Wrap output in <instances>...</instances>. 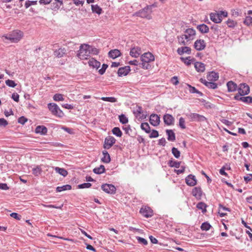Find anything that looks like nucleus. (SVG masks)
<instances>
[{
  "instance_id": "59",
  "label": "nucleus",
  "mask_w": 252,
  "mask_h": 252,
  "mask_svg": "<svg viewBox=\"0 0 252 252\" xmlns=\"http://www.w3.org/2000/svg\"><path fill=\"white\" fill-rule=\"evenodd\" d=\"M136 239L139 243L143 244L144 245H146L148 244L147 241L144 238L140 237H137Z\"/></svg>"
},
{
  "instance_id": "10",
  "label": "nucleus",
  "mask_w": 252,
  "mask_h": 252,
  "mask_svg": "<svg viewBox=\"0 0 252 252\" xmlns=\"http://www.w3.org/2000/svg\"><path fill=\"white\" fill-rule=\"evenodd\" d=\"M115 142L116 139L113 136L107 137L105 139L104 148L107 149L110 148Z\"/></svg>"
},
{
  "instance_id": "18",
  "label": "nucleus",
  "mask_w": 252,
  "mask_h": 252,
  "mask_svg": "<svg viewBox=\"0 0 252 252\" xmlns=\"http://www.w3.org/2000/svg\"><path fill=\"white\" fill-rule=\"evenodd\" d=\"M163 120L166 125L170 126L173 124L174 118L172 115L166 114L163 116Z\"/></svg>"
},
{
  "instance_id": "9",
  "label": "nucleus",
  "mask_w": 252,
  "mask_h": 252,
  "mask_svg": "<svg viewBox=\"0 0 252 252\" xmlns=\"http://www.w3.org/2000/svg\"><path fill=\"white\" fill-rule=\"evenodd\" d=\"M189 118L192 121L204 122L206 120V118L204 116L196 113L189 114Z\"/></svg>"
},
{
  "instance_id": "28",
  "label": "nucleus",
  "mask_w": 252,
  "mask_h": 252,
  "mask_svg": "<svg viewBox=\"0 0 252 252\" xmlns=\"http://www.w3.org/2000/svg\"><path fill=\"white\" fill-rule=\"evenodd\" d=\"M194 67L198 72H203L205 69V64L200 62L195 63Z\"/></svg>"
},
{
  "instance_id": "19",
  "label": "nucleus",
  "mask_w": 252,
  "mask_h": 252,
  "mask_svg": "<svg viewBox=\"0 0 252 252\" xmlns=\"http://www.w3.org/2000/svg\"><path fill=\"white\" fill-rule=\"evenodd\" d=\"M242 95H236L234 97L235 99L236 100H240L243 102L248 103H252V97L250 96H242Z\"/></svg>"
},
{
  "instance_id": "47",
  "label": "nucleus",
  "mask_w": 252,
  "mask_h": 252,
  "mask_svg": "<svg viewBox=\"0 0 252 252\" xmlns=\"http://www.w3.org/2000/svg\"><path fill=\"white\" fill-rule=\"evenodd\" d=\"M188 86L190 88L189 92L191 93H196L202 95V94L199 91H198L195 87H192L190 85H188Z\"/></svg>"
},
{
  "instance_id": "56",
  "label": "nucleus",
  "mask_w": 252,
  "mask_h": 252,
  "mask_svg": "<svg viewBox=\"0 0 252 252\" xmlns=\"http://www.w3.org/2000/svg\"><path fill=\"white\" fill-rule=\"evenodd\" d=\"M108 65L106 64H103L101 68L98 70V72L100 74L102 75L105 72L106 68H107Z\"/></svg>"
},
{
  "instance_id": "33",
  "label": "nucleus",
  "mask_w": 252,
  "mask_h": 252,
  "mask_svg": "<svg viewBox=\"0 0 252 252\" xmlns=\"http://www.w3.org/2000/svg\"><path fill=\"white\" fill-rule=\"evenodd\" d=\"M54 169L57 173L60 174L63 177H66L68 174L67 171L64 168L56 167L54 168Z\"/></svg>"
},
{
  "instance_id": "38",
  "label": "nucleus",
  "mask_w": 252,
  "mask_h": 252,
  "mask_svg": "<svg viewBox=\"0 0 252 252\" xmlns=\"http://www.w3.org/2000/svg\"><path fill=\"white\" fill-rule=\"evenodd\" d=\"M141 128L142 130H144L146 133H150L151 128L147 123H143L141 125Z\"/></svg>"
},
{
  "instance_id": "7",
  "label": "nucleus",
  "mask_w": 252,
  "mask_h": 252,
  "mask_svg": "<svg viewBox=\"0 0 252 252\" xmlns=\"http://www.w3.org/2000/svg\"><path fill=\"white\" fill-rule=\"evenodd\" d=\"M239 95H245L248 94L250 92V88L245 83L241 84L238 88Z\"/></svg>"
},
{
  "instance_id": "40",
  "label": "nucleus",
  "mask_w": 252,
  "mask_h": 252,
  "mask_svg": "<svg viewBox=\"0 0 252 252\" xmlns=\"http://www.w3.org/2000/svg\"><path fill=\"white\" fill-rule=\"evenodd\" d=\"M178 39L179 44L183 45H187L188 44V42L185 39V37L183 34L181 35L180 37H178Z\"/></svg>"
},
{
  "instance_id": "37",
  "label": "nucleus",
  "mask_w": 252,
  "mask_h": 252,
  "mask_svg": "<svg viewBox=\"0 0 252 252\" xmlns=\"http://www.w3.org/2000/svg\"><path fill=\"white\" fill-rule=\"evenodd\" d=\"M222 211H230L229 209L228 208L224 207L221 205H220L219 213L220 216L221 217H224L226 215V214L225 213L223 212Z\"/></svg>"
},
{
  "instance_id": "13",
  "label": "nucleus",
  "mask_w": 252,
  "mask_h": 252,
  "mask_svg": "<svg viewBox=\"0 0 252 252\" xmlns=\"http://www.w3.org/2000/svg\"><path fill=\"white\" fill-rule=\"evenodd\" d=\"M150 122L152 125L155 126H158L159 124L160 118L157 114H152L150 117Z\"/></svg>"
},
{
  "instance_id": "30",
  "label": "nucleus",
  "mask_w": 252,
  "mask_h": 252,
  "mask_svg": "<svg viewBox=\"0 0 252 252\" xmlns=\"http://www.w3.org/2000/svg\"><path fill=\"white\" fill-rule=\"evenodd\" d=\"M166 132L168 135V140L170 141H174L175 140V134L172 130L167 129Z\"/></svg>"
},
{
  "instance_id": "8",
  "label": "nucleus",
  "mask_w": 252,
  "mask_h": 252,
  "mask_svg": "<svg viewBox=\"0 0 252 252\" xmlns=\"http://www.w3.org/2000/svg\"><path fill=\"white\" fill-rule=\"evenodd\" d=\"M102 189L107 193L114 194L116 192V188L111 184H104L101 186Z\"/></svg>"
},
{
  "instance_id": "63",
  "label": "nucleus",
  "mask_w": 252,
  "mask_h": 252,
  "mask_svg": "<svg viewBox=\"0 0 252 252\" xmlns=\"http://www.w3.org/2000/svg\"><path fill=\"white\" fill-rule=\"evenodd\" d=\"M12 98L16 102H18L19 100V95L17 93H13L12 94Z\"/></svg>"
},
{
  "instance_id": "15",
  "label": "nucleus",
  "mask_w": 252,
  "mask_h": 252,
  "mask_svg": "<svg viewBox=\"0 0 252 252\" xmlns=\"http://www.w3.org/2000/svg\"><path fill=\"white\" fill-rule=\"evenodd\" d=\"M140 213L146 218H149L153 216V211L149 207L142 208Z\"/></svg>"
},
{
  "instance_id": "3",
  "label": "nucleus",
  "mask_w": 252,
  "mask_h": 252,
  "mask_svg": "<svg viewBox=\"0 0 252 252\" xmlns=\"http://www.w3.org/2000/svg\"><path fill=\"white\" fill-rule=\"evenodd\" d=\"M23 32L20 31H14L11 33L4 36L5 38L9 40L11 42L17 43L23 37Z\"/></svg>"
},
{
  "instance_id": "26",
  "label": "nucleus",
  "mask_w": 252,
  "mask_h": 252,
  "mask_svg": "<svg viewBox=\"0 0 252 252\" xmlns=\"http://www.w3.org/2000/svg\"><path fill=\"white\" fill-rule=\"evenodd\" d=\"M219 78V75L217 73L212 71L207 75V79L210 81H215Z\"/></svg>"
},
{
  "instance_id": "62",
  "label": "nucleus",
  "mask_w": 252,
  "mask_h": 252,
  "mask_svg": "<svg viewBox=\"0 0 252 252\" xmlns=\"http://www.w3.org/2000/svg\"><path fill=\"white\" fill-rule=\"evenodd\" d=\"M10 216L17 220H20L21 218V216L16 213H12L10 215Z\"/></svg>"
},
{
  "instance_id": "35",
  "label": "nucleus",
  "mask_w": 252,
  "mask_h": 252,
  "mask_svg": "<svg viewBox=\"0 0 252 252\" xmlns=\"http://www.w3.org/2000/svg\"><path fill=\"white\" fill-rule=\"evenodd\" d=\"M92 10L93 12L100 14L102 12V9L98 5H92Z\"/></svg>"
},
{
  "instance_id": "44",
  "label": "nucleus",
  "mask_w": 252,
  "mask_h": 252,
  "mask_svg": "<svg viewBox=\"0 0 252 252\" xmlns=\"http://www.w3.org/2000/svg\"><path fill=\"white\" fill-rule=\"evenodd\" d=\"M55 101H63L64 100L63 95L60 94H56L53 96Z\"/></svg>"
},
{
  "instance_id": "16",
  "label": "nucleus",
  "mask_w": 252,
  "mask_h": 252,
  "mask_svg": "<svg viewBox=\"0 0 252 252\" xmlns=\"http://www.w3.org/2000/svg\"><path fill=\"white\" fill-rule=\"evenodd\" d=\"M141 48L139 47H134L131 49L129 54L134 58H137L141 54Z\"/></svg>"
},
{
  "instance_id": "54",
  "label": "nucleus",
  "mask_w": 252,
  "mask_h": 252,
  "mask_svg": "<svg viewBox=\"0 0 252 252\" xmlns=\"http://www.w3.org/2000/svg\"><path fill=\"white\" fill-rule=\"evenodd\" d=\"M90 48L89 49V51H90V56L91 55V54H93V55H97L98 54V50L95 48H94L92 46H90Z\"/></svg>"
},
{
  "instance_id": "55",
  "label": "nucleus",
  "mask_w": 252,
  "mask_h": 252,
  "mask_svg": "<svg viewBox=\"0 0 252 252\" xmlns=\"http://www.w3.org/2000/svg\"><path fill=\"white\" fill-rule=\"evenodd\" d=\"M244 23L248 26L252 24V17L251 16H247L244 21Z\"/></svg>"
},
{
  "instance_id": "41",
  "label": "nucleus",
  "mask_w": 252,
  "mask_h": 252,
  "mask_svg": "<svg viewBox=\"0 0 252 252\" xmlns=\"http://www.w3.org/2000/svg\"><path fill=\"white\" fill-rule=\"evenodd\" d=\"M196 207L198 209L201 210L203 212H205L206 211V205L203 202L198 203L197 204Z\"/></svg>"
},
{
  "instance_id": "57",
  "label": "nucleus",
  "mask_w": 252,
  "mask_h": 252,
  "mask_svg": "<svg viewBox=\"0 0 252 252\" xmlns=\"http://www.w3.org/2000/svg\"><path fill=\"white\" fill-rule=\"evenodd\" d=\"M158 136V132L156 130H153L152 132L149 135L150 138H157Z\"/></svg>"
},
{
  "instance_id": "5",
  "label": "nucleus",
  "mask_w": 252,
  "mask_h": 252,
  "mask_svg": "<svg viewBox=\"0 0 252 252\" xmlns=\"http://www.w3.org/2000/svg\"><path fill=\"white\" fill-rule=\"evenodd\" d=\"M152 13V10L149 9L147 6L139 11L138 12H137L135 15L137 16H139L141 18H146L148 20L152 19L151 14Z\"/></svg>"
},
{
  "instance_id": "20",
  "label": "nucleus",
  "mask_w": 252,
  "mask_h": 252,
  "mask_svg": "<svg viewBox=\"0 0 252 252\" xmlns=\"http://www.w3.org/2000/svg\"><path fill=\"white\" fill-rule=\"evenodd\" d=\"M88 64L90 67L93 68H95L97 69L100 66V63L94 58L90 59L88 61Z\"/></svg>"
},
{
  "instance_id": "36",
  "label": "nucleus",
  "mask_w": 252,
  "mask_h": 252,
  "mask_svg": "<svg viewBox=\"0 0 252 252\" xmlns=\"http://www.w3.org/2000/svg\"><path fill=\"white\" fill-rule=\"evenodd\" d=\"M71 189V186L69 185H66L62 187H58L56 189L57 192H61L63 190H70Z\"/></svg>"
},
{
  "instance_id": "4",
  "label": "nucleus",
  "mask_w": 252,
  "mask_h": 252,
  "mask_svg": "<svg viewBox=\"0 0 252 252\" xmlns=\"http://www.w3.org/2000/svg\"><path fill=\"white\" fill-rule=\"evenodd\" d=\"M48 107L52 114L58 117H62L64 115L63 111L56 103H50L48 104Z\"/></svg>"
},
{
  "instance_id": "39",
  "label": "nucleus",
  "mask_w": 252,
  "mask_h": 252,
  "mask_svg": "<svg viewBox=\"0 0 252 252\" xmlns=\"http://www.w3.org/2000/svg\"><path fill=\"white\" fill-rule=\"evenodd\" d=\"M112 131L113 134L116 135L118 137H120L122 135V132L121 130H120V128L118 127H115L113 128Z\"/></svg>"
},
{
  "instance_id": "2",
  "label": "nucleus",
  "mask_w": 252,
  "mask_h": 252,
  "mask_svg": "<svg viewBox=\"0 0 252 252\" xmlns=\"http://www.w3.org/2000/svg\"><path fill=\"white\" fill-rule=\"evenodd\" d=\"M90 45L88 44H81L78 51L77 56L81 60L87 59L90 57Z\"/></svg>"
},
{
  "instance_id": "24",
  "label": "nucleus",
  "mask_w": 252,
  "mask_h": 252,
  "mask_svg": "<svg viewBox=\"0 0 252 252\" xmlns=\"http://www.w3.org/2000/svg\"><path fill=\"white\" fill-rule=\"evenodd\" d=\"M227 87L228 89V91L229 92H234L236 90L237 88V84L231 81H229L227 83Z\"/></svg>"
},
{
  "instance_id": "45",
  "label": "nucleus",
  "mask_w": 252,
  "mask_h": 252,
  "mask_svg": "<svg viewBox=\"0 0 252 252\" xmlns=\"http://www.w3.org/2000/svg\"><path fill=\"white\" fill-rule=\"evenodd\" d=\"M101 99L111 102H115L117 101V99L114 97H102Z\"/></svg>"
},
{
  "instance_id": "14",
  "label": "nucleus",
  "mask_w": 252,
  "mask_h": 252,
  "mask_svg": "<svg viewBox=\"0 0 252 252\" xmlns=\"http://www.w3.org/2000/svg\"><path fill=\"white\" fill-rule=\"evenodd\" d=\"M186 184L189 186H194L197 183L195 177L191 174L188 175L186 178Z\"/></svg>"
},
{
  "instance_id": "58",
  "label": "nucleus",
  "mask_w": 252,
  "mask_h": 252,
  "mask_svg": "<svg viewBox=\"0 0 252 252\" xmlns=\"http://www.w3.org/2000/svg\"><path fill=\"white\" fill-rule=\"evenodd\" d=\"M179 126L183 129L186 128L185 121L182 117H181L179 119Z\"/></svg>"
},
{
  "instance_id": "34",
  "label": "nucleus",
  "mask_w": 252,
  "mask_h": 252,
  "mask_svg": "<svg viewBox=\"0 0 252 252\" xmlns=\"http://www.w3.org/2000/svg\"><path fill=\"white\" fill-rule=\"evenodd\" d=\"M105 171V167L103 165H101L99 167H96L93 169V172L97 174H102L104 173Z\"/></svg>"
},
{
  "instance_id": "49",
  "label": "nucleus",
  "mask_w": 252,
  "mask_h": 252,
  "mask_svg": "<svg viewBox=\"0 0 252 252\" xmlns=\"http://www.w3.org/2000/svg\"><path fill=\"white\" fill-rule=\"evenodd\" d=\"M172 153L176 158H179L180 157V152L176 148L173 147L172 149Z\"/></svg>"
},
{
  "instance_id": "51",
  "label": "nucleus",
  "mask_w": 252,
  "mask_h": 252,
  "mask_svg": "<svg viewBox=\"0 0 252 252\" xmlns=\"http://www.w3.org/2000/svg\"><path fill=\"white\" fill-rule=\"evenodd\" d=\"M37 1H30L27 0L25 3V6L26 8H28L32 5H36L37 4Z\"/></svg>"
},
{
  "instance_id": "50",
  "label": "nucleus",
  "mask_w": 252,
  "mask_h": 252,
  "mask_svg": "<svg viewBox=\"0 0 252 252\" xmlns=\"http://www.w3.org/2000/svg\"><path fill=\"white\" fill-rule=\"evenodd\" d=\"M5 84L7 86L12 88H14L17 85L14 81L9 79L5 81Z\"/></svg>"
},
{
  "instance_id": "12",
  "label": "nucleus",
  "mask_w": 252,
  "mask_h": 252,
  "mask_svg": "<svg viewBox=\"0 0 252 252\" xmlns=\"http://www.w3.org/2000/svg\"><path fill=\"white\" fill-rule=\"evenodd\" d=\"M194 46L197 50L201 51L205 49L206 44L204 40L198 39L194 42Z\"/></svg>"
},
{
  "instance_id": "6",
  "label": "nucleus",
  "mask_w": 252,
  "mask_h": 252,
  "mask_svg": "<svg viewBox=\"0 0 252 252\" xmlns=\"http://www.w3.org/2000/svg\"><path fill=\"white\" fill-rule=\"evenodd\" d=\"M196 32L192 28H189L187 29L185 32L184 36L185 37V39L189 41L193 40L194 38Z\"/></svg>"
},
{
  "instance_id": "23",
  "label": "nucleus",
  "mask_w": 252,
  "mask_h": 252,
  "mask_svg": "<svg viewBox=\"0 0 252 252\" xmlns=\"http://www.w3.org/2000/svg\"><path fill=\"white\" fill-rule=\"evenodd\" d=\"M177 52L180 55L183 54L184 53L190 54L191 52V49L189 47L187 46L182 47L178 49Z\"/></svg>"
},
{
  "instance_id": "43",
  "label": "nucleus",
  "mask_w": 252,
  "mask_h": 252,
  "mask_svg": "<svg viewBox=\"0 0 252 252\" xmlns=\"http://www.w3.org/2000/svg\"><path fill=\"white\" fill-rule=\"evenodd\" d=\"M190 58V57H189L186 58L181 57V60L185 64H186L188 65H189L191 64V61H192V59H191Z\"/></svg>"
},
{
  "instance_id": "11",
  "label": "nucleus",
  "mask_w": 252,
  "mask_h": 252,
  "mask_svg": "<svg viewBox=\"0 0 252 252\" xmlns=\"http://www.w3.org/2000/svg\"><path fill=\"white\" fill-rule=\"evenodd\" d=\"M136 117L138 119H144L146 118L145 116L143 114L142 108L141 106L136 105L133 111Z\"/></svg>"
},
{
  "instance_id": "21",
  "label": "nucleus",
  "mask_w": 252,
  "mask_h": 252,
  "mask_svg": "<svg viewBox=\"0 0 252 252\" xmlns=\"http://www.w3.org/2000/svg\"><path fill=\"white\" fill-rule=\"evenodd\" d=\"M130 70V69L129 66L121 67L118 71V74L119 76H126L129 73Z\"/></svg>"
},
{
  "instance_id": "53",
  "label": "nucleus",
  "mask_w": 252,
  "mask_h": 252,
  "mask_svg": "<svg viewBox=\"0 0 252 252\" xmlns=\"http://www.w3.org/2000/svg\"><path fill=\"white\" fill-rule=\"evenodd\" d=\"M92 186V184L90 183H83L78 186L79 189L89 188Z\"/></svg>"
},
{
  "instance_id": "64",
  "label": "nucleus",
  "mask_w": 252,
  "mask_h": 252,
  "mask_svg": "<svg viewBox=\"0 0 252 252\" xmlns=\"http://www.w3.org/2000/svg\"><path fill=\"white\" fill-rule=\"evenodd\" d=\"M8 125V122L3 118L0 119V126H6Z\"/></svg>"
},
{
  "instance_id": "48",
  "label": "nucleus",
  "mask_w": 252,
  "mask_h": 252,
  "mask_svg": "<svg viewBox=\"0 0 252 252\" xmlns=\"http://www.w3.org/2000/svg\"><path fill=\"white\" fill-rule=\"evenodd\" d=\"M41 172V169L39 166H36L32 169V174L35 176H38Z\"/></svg>"
},
{
  "instance_id": "22",
  "label": "nucleus",
  "mask_w": 252,
  "mask_h": 252,
  "mask_svg": "<svg viewBox=\"0 0 252 252\" xmlns=\"http://www.w3.org/2000/svg\"><path fill=\"white\" fill-rule=\"evenodd\" d=\"M192 194L197 199H200L202 195V191L201 188L199 187H195L193 189L192 191Z\"/></svg>"
},
{
  "instance_id": "42",
  "label": "nucleus",
  "mask_w": 252,
  "mask_h": 252,
  "mask_svg": "<svg viewBox=\"0 0 252 252\" xmlns=\"http://www.w3.org/2000/svg\"><path fill=\"white\" fill-rule=\"evenodd\" d=\"M211 227V225L210 224V223H208L207 222H205L202 224L201 228L202 230L207 231L210 229Z\"/></svg>"
},
{
  "instance_id": "17",
  "label": "nucleus",
  "mask_w": 252,
  "mask_h": 252,
  "mask_svg": "<svg viewBox=\"0 0 252 252\" xmlns=\"http://www.w3.org/2000/svg\"><path fill=\"white\" fill-rule=\"evenodd\" d=\"M210 19L215 23H220L222 21L221 16L219 13H211Z\"/></svg>"
},
{
  "instance_id": "1",
  "label": "nucleus",
  "mask_w": 252,
  "mask_h": 252,
  "mask_svg": "<svg viewBox=\"0 0 252 252\" xmlns=\"http://www.w3.org/2000/svg\"><path fill=\"white\" fill-rule=\"evenodd\" d=\"M155 57L150 52L145 53L141 56V67L144 69H148L151 67L150 63L154 61Z\"/></svg>"
},
{
  "instance_id": "25",
  "label": "nucleus",
  "mask_w": 252,
  "mask_h": 252,
  "mask_svg": "<svg viewBox=\"0 0 252 252\" xmlns=\"http://www.w3.org/2000/svg\"><path fill=\"white\" fill-rule=\"evenodd\" d=\"M108 55L110 58L114 59L121 55V52L120 50L118 49H114L110 51L108 53Z\"/></svg>"
},
{
  "instance_id": "46",
  "label": "nucleus",
  "mask_w": 252,
  "mask_h": 252,
  "mask_svg": "<svg viewBox=\"0 0 252 252\" xmlns=\"http://www.w3.org/2000/svg\"><path fill=\"white\" fill-rule=\"evenodd\" d=\"M119 120L123 124H126L128 123V119L124 114L119 116Z\"/></svg>"
},
{
  "instance_id": "61",
  "label": "nucleus",
  "mask_w": 252,
  "mask_h": 252,
  "mask_svg": "<svg viewBox=\"0 0 252 252\" xmlns=\"http://www.w3.org/2000/svg\"><path fill=\"white\" fill-rule=\"evenodd\" d=\"M226 24L227 25V26L230 27V28H233L234 27L235 25H236V23L233 21V20H230L229 19L227 22H226Z\"/></svg>"
},
{
  "instance_id": "52",
  "label": "nucleus",
  "mask_w": 252,
  "mask_h": 252,
  "mask_svg": "<svg viewBox=\"0 0 252 252\" xmlns=\"http://www.w3.org/2000/svg\"><path fill=\"white\" fill-rule=\"evenodd\" d=\"M169 165L171 166V167H176V168H179L180 167V162H178V161H172V160H170L169 161Z\"/></svg>"
},
{
  "instance_id": "31",
  "label": "nucleus",
  "mask_w": 252,
  "mask_h": 252,
  "mask_svg": "<svg viewBox=\"0 0 252 252\" xmlns=\"http://www.w3.org/2000/svg\"><path fill=\"white\" fill-rule=\"evenodd\" d=\"M66 50L64 48H59L54 52V55L58 58H61L65 54Z\"/></svg>"
},
{
  "instance_id": "29",
  "label": "nucleus",
  "mask_w": 252,
  "mask_h": 252,
  "mask_svg": "<svg viewBox=\"0 0 252 252\" xmlns=\"http://www.w3.org/2000/svg\"><path fill=\"white\" fill-rule=\"evenodd\" d=\"M102 154L103 156L101 158L102 161L106 163L110 162L111 159L108 153L106 151H103L102 152Z\"/></svg>"
},
{
  "instance_id": "60",
  "label": "nucleus",
  "mask_w": 252,
  "mask_h": 252,
  "mask_svg": "<svg viewBox=\"0 0 252 252\" xmlns=\"http://www.w3.org/2000/svg\"><path fill=\"white\" fill-rule=\"evenodd\" d=\"M207 87H208L209 88L215 89L217 88L218 85L215 83L209 82V83H207Z\"/></svg>"
},
{
  "instance_id": "32",
  "label": "nucleus",
  "mask_w": 252,
  "mask_h": 252,
  "mask_svg": "<svg viewBox=\"0 0 252 252\" xmlns=\"http://www.w3.org/2000/svg\"><path fill=\"white\" fill-rule=\"evenodd\" d=\"M197 28L201 33H203L208 32L209 30V27L204 24L198 26Z\"/></svg>"
},
{
  "instance_id": "27",
  "label": "nucleus",
  "mask_w": 252,
  "mask_h": 252,
  "mask_svg": "<svg viewBox=\"0 0 252 252\" xmlns=\"http://www.w3.org/2000/svg\"><path fill=\"white\" fill-rule=\"evenodd\" d=\"M36 133H40L41 134H45L47 132V128L43 126H37L35 130Z\"/></svg>"
}]
</instances>
